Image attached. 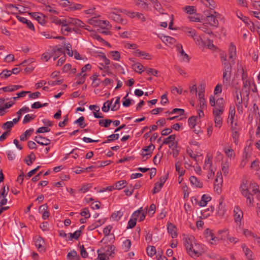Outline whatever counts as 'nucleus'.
<instances>
[{
    "instance_id": "2f4dec72",
    "label": "nucleus",
    "mask_w": 260,
    "mask_h": 260,
    "mask_svg": "<svg viewBox=\"0 0 260 260\" xmlns=\"http://www.w3.org/2000/svg\"><path fill=\"white\" fill-rule=\"evenodd\" d=\"M83 7V6L81 4L71 3V5L70 7H69L68 10L73 11L77 10H81Z\"/></svg>"
},
{
    "instance_id": "1a4fd4ad",
    "label": "nucleus",
    "mask_w": 260,
    "mask_h": 260,
    "mask_svg": "<svg viewBox=\"0 0 260 260\" xmlns=\"http://www.w3.org/2000/svg\"><path fill=\"white\" fill-rule=\"evenodd\" d=\"M191 252L192 253V255H190L191 257H198L201 255L202 252V249L201 248V246L199 244L194 243V245H192Z\"/></svg>"
},
{
    "instance_id": "0eeeda50",
    "label": "nucleus",
    "mask_w": 260,
    "mask_h": 260,
    "mask_svg": "<svg viewBox=\"0 0 260 260\" xmlns=\"http://www.w3.org/2000/svg\"><path fill=\"white\" fill-rule=\"evenodd\" d=\"M35 140L38 144L42 146H47L49 145L51 142L49 139L40 135L36 136Z\"/></svg>"
},
{
    "instance_id": "09e8293b",
    "label": "nucleus",
    "mask_w": 260,
    "mask_h": 260,
    "mask_svg": "<svg viewBox=\"0 0 260 260\" xmlns=\"http://www.w3.org/2000/svg\"><path fill=\"white\" fill-rule=\"evenodd\" d=\"M100 21V20L98 19L96 17H94L90 19H88V23L90 25H92L95 26H99Z\"/></svg>"
},
{
    "instance_id": "f3484780",
    "label": "nucleus",
    "mask_w": 260,
    "mask_h": 260,
    "mask_svg": "<svg viewBox=\"0 0 260 260\" xmlns=\"http://www.w3.org/2000/svg\"><path fill=\"white\" fill-rule=\"evenodd\" d=\"M162 42L166 43L167 45H173L176 42V40L171 37L164 36L160 38Z\"/></svg>"
},
{
    "instance_id": "9b49d317",
    "label": "nucleus",
    "mask_w": 260,
    "mask_h": 260,
    "mask_svg": "<svg viewBox=\"0 0 260 260\" xmlns=\"http://www.w3.org/2000/svg\"><path fill=\"white\" fill-rule=\"evenodd\" d=\"M34 18L41 24H44L46 23L45 16L42 13H34L32 14Z\"/></svg>"
},
{
    "instance_id": "c85d7f7f",
    "label": "nucleus",
    "mask_w": 260,
    "mask_h": 260,
    "mask_svg": "<svg viewBox=\"0 0 260 260\" xmlns=\"http://www.w3.org/2000/svg\"><path fill=\"white\" fill-rule=\"evenodd\" d=\"M181 162L179 160L175 164L176 171L178 172L180 176H182L184 174L185 171L181 168Z\"/></svg>"
},
{
    "instance_id": "6e6d98bb",
    "label": "nucleus",
    "mask_w": 260,
    "mask_h": 260,
    "mask_svg": "<svg viewBox=\"0 0 260 260\" xmlns=\"http://www.w3.org/2000/svg\"><path fill=\"white\" fill-rule=\"evenodd\" d=\"M14 126V123L12 121H7L4 123L2 126V128L4 129H7V131L10 130L11 128Z\"/></svg>"
},
{
    "instance_id": "c03bdc74",
    "label": "nucleus",
    "mask_w": 260,
    "mask_h": 260,
    "mask_svg": "<svg viewBox=\"0 0 260 260\" xmlns=\"http://www.w3.org/2000/svg\"><path fill=\"white\" fill-rule=\"evenodd\" d=\"M36 116L34 114H27L25 116L23 120V123L26 124L31 120H34L36 118Z\"/></svg>"
},
{
    "instance_id": "79ce46f5",
    "label": "nucleus",
    "mask_w": 260,
    "mask_h": 260,
    "mask_svg": "<svg viewBox=\"0 0 260 260\" xmlns=\"http://www.w3.org/2000/svg\"><path fill=\"white\" fill-rule=\"evenodd\" d=\"M147 253L149 256H153L156 253V248L153 246H149L147 248Z\"/></svg>"
},
{
    "instance_id": "72a5a7b5",
    "label": "nucleus",
    "mask_w": 260,
    "mask_h": 260,
    "mask_svg": "<svg viewBox=\"0 0 260 260\" xmlns=\"http://www.w3.org/2000/svg\"><path fill=\"white\" fill-rule=\"evenodd\" d=\"M81 236V230H77L74 233H70L68 238L70 240H72L73 239L77 240Z\"/></svg>"
},
{
    "instance_id": "5701e85b",
    "label": "nucleus",
    "mask_w": 260,
    "mask_h": 260,
    "mask_svg": "<svg viewBox=\"0 0 260 260\" xmlns=\"http://www.w3.org/2000/svg\"><path fill=\"white\" fill-rule=\"evenodd\" d=\"M35 159V154L33 152H31L30 154L27 155V157L24 159V161L28 166H30L32 165Z\"/></svg>"
},
{
    "instance_id": "680f3d73",
    "label": "nucleus",
    "mask_w": 260,
    "mask_h": 260,
    "mask_svg": "<svg viewBox=\"0 0 260 260\" xmlns=\"http://www.w3.org/2000/svg\"><path fill=\"white\" fill-rule=\"evenodd\" d=\"M100 57L101 58V60L103 61L102 64L105 63V65H109L110 63V61L109 59H108L105 54L102 53L100 55Z\"/></svg>"
},
{
    "instance_id": "4d7b16f0",
    "label": "nucleus",
    "mask_w": 260,
    "mask_h": 260,
    "mask_svg": "<svg viewBox=\"0 0 260 260\" xmlns=\"http://www.w3.org/2000/svg\"><path fill=\"white\" fill-rule=\"evenodd\" d=\"M179 46H180V48H179V47L178 46V50L180 49V52L181 57L185 60V62H187L188 60V56L183 51L182 46L181 45H179Z\"/></svg>"
},
{
    "instance_id": "f03ea898",
    "label": "nucleus",
    "mask_w": 260,
    "mask_h": 260,
    "mask_svg": "<svg viewBox=\"0 0 260 260\" xmlns=\"http://www.w3.org/2000/svg\"><path fill=\"white\" fill-rule=\"evenodd\" d=\"M169 174L168 173L167 175L164 176H161L159 178L160 182H156L154 184V187L152 190V192L153 194H155L158 192L161 188L162 187L164 183L166 181L167 178L168 177Z\"/></svg>"
},
{
    "instance_id": "f257e3e1",
    "label": "nucleus",
    "mask_w": 260,
    "mask_h": 260,
    "mask_svg": "<svg viewBox=\"0 0 260 260\" xmlns=\"http://www.w3.org/2000/svg\"><path fill=\"white\" fill-rule=\"evenodd\" d=\"M220 57L222 60L225 62L224 63L229 64L230 65L238 64V62L236 60L237 58V50L236 46L232 43H231L228 48V57L226 54L222 52L220 53Z\"/></svg>"
},
{
    "instance_id": "052dcab7",
    "label": "nucleus",
    "mask_w": 260,
    "mask_h": 260,
    "mask_svg": "<svg viewBox=\"0 0 260 260\" xmlns=\"http://www.w3.org/2000/svg\"><path fill=\"white\" fill-rule=\"evenodd\" d=\"M120 97H117L115 103L111 108V110L115 111L117 110L119 108L120 104Z\"/></svg>"
},
{
    "instance_id": "58836bf2",
    "label": "nucleus",
    "mask_w": 260,
    "mask_h": 260,
    "mask_svg": "<svg viewBox=\"0 0 260 260\" xmlns=\"http://www.w3.org/2000/svg\"><path fill=\"white\" fill-rule=\"evenodd\" d=\"M232 129H233L232 137L234 140V142L235 143L236 145H238V142H239L238 139H239V134L238 132L236 131V128H234L233 127H232Z\"/></svg>"
},
{
    "instance_id": "338daca9",
    "label": "nucleus",
    "mask_w": 260,
    "mask_h": 260,
    "mask_svg": "<svg viewBox=\"0 0 260 260\" xmlns=\"http://www.w3.org/2000/svg\"><path fill=\"white\" fill-rule=\"evenodd\" d=\"M216 107L218 108L223 109L224 108L223 99V98H218L216 102Z\"/></svg>"
},
{
    "instance_id": "e433bc0d",
    "label": "nucleus",
    "mask_w": 260,
    "mask_h": 260,
    "mask_svg": "<svg viewBox=\"0 0 260 260\" xmlns=\"http://www.w3.org/2000/svg\"><path fill=\"white\" fill-rule=\"evenodd\" d=\"M84 117L83 116H81L78 119L74 121V124H78L79 126L81 128H84L86 126V124L84 122Z\"/></svg>"
},
{
    "instance_id": "cd10ccee",
    "label": "nucleus",
    "mask_w": 260,
    "mask_h": 260,
    "mask_svg": "<svg viewBox=\"0 0 260 260\" xmlns=\"http://www.w3.org/2000/svg\"><path fill=\"white\" fill-rule=\"evenodd\" d=\"M154 149L155 146L152 143H150L149 146L143 147L141 150V152L150 153V154L152 155V152Z\"/></svg>"
},
{
    "instance_id": "8fccbe9b",
    "label": "nucleus",
    "mask_w": 260,
    "mask_h": 260,
    "mask_svg": "<svg viewBox=\"0 0 260 260\" xmlns=\"http://www.w3.org/2000/svg\"><path fill=\"white\" fill-rule=\"evenodd\" d=\"M110 54L112 58L115 60H119L120 58V53L117 51H112L110 52Z\"/></svg>"
},
{
    "instance_id": "c9c22d12",
    "label": "nucleus",
    "mask_w": 260,
    "mask_h": 260,
    "mask_svg": "<svg viewBox=\"0 0 260 260\" xmlns=\"http://www.w3.org/2000/svg\"><path fill=\"white\" fill-rule=\"evenodd\" d=\"M99 27L103 29H109L111 25L109 21L106 20H100L99 22Z\"/></svg>"
},
{
    "instance_id": "864d4df0",
    "label": "nucleus",
    "mask_w": 260,
    "mask_h": 260,
    "mask_svg": "<svg viewBox=\"0 0 260 260\" xmlns=\"http://www.w3.org/2000/svg\"><path fill=\"white\" fill-rule=\"evenodd\" d=\"M241 69H238V71L242 73V80H248V74L246 71L243 68L242 66L240 67Z\"/></svg>"
},
{
    "instance_id": "bf43d9fd",
    "label": "nucleus",
    "mask_w": 260,
    "mask_h": 260,
    "mask_svg": "<svg viewBox=\"0 0 260 260\" xmlns=\"http://www.w3.org/2000/svg\"><path fill=\"white\" fill-rule=\"evenodd\" d=\"M185 32L186 35L189 37L193 38L196 35V30L192 28H187L185 30Z\"/></svg>"
},
{
    "instance_id": "a19ab883",
    "label": "nucleus",
    "mask_w": 260,
    "mask_h": 260,
    "mask_svg": "<svg viewBox=\"0 0 260 260\" xmlns=\"http://www.w3.org/2000/svg\"><path fill=\"white\" fill-rule=\"evenodd\" d=\"M12 75L11 70H4L0 73V77L2 79H7Z\"/></svg>"
},
{
    "instance_id": "ddd939ff",
    "label": "nucleus",
    "mask_w": 260,
    "mask_h": 260,
    "mask_svg": "<svg viewBox=\"0 0 260 260\" xmlns=\"http://www.w3.org/2000/svg\"><path fill=\"white\" fill-rule=\"evenodd\" d=\"M42 9L43 11H48L49 12H50V13L54 14H58V12L56 9L54 5H47V4L44 5L42 6Z\"/></svg>"
},
{
    "instance_id": "603ef678",
    "label": "nucleus",
    "mask_w": 260,
    "mask_h": 260,
    "mask_svg": "<svg viewBox=\"0 0 260 260\" xmlns=\"http://www.w3.org/2000/svg\"><path fill=\"white\" fill-rule=\"evenodd\" d=\"M146 72L147 74L149 75H153L156 77L158 76V72L155 69L151 68H146Z\"/></svg>"
},
{
    "instance_id": "39448f33",
    "label": "nucleus",
    "mask_w": 260,
    "mask_h": 260,
    "mask_svg": "<svg viewBox=\"0 0 260 260\" xmlns=\"http://www.w3.org/2000/svg\"><path fill=\"white\" fill-rule=\"evenodd\" d=\"M204 234L207 239L210 241L212 244H214L215 243L216 239L219 238L222 239L223 238L222 236H221L220 237H216L214 236V234L212 232V231L209 229H207L205 230L204 232Z\"/></svg>"
},
{
    "instance_id": "7ed1b4c3",
    "label": "nucleus",
    "mask_w": 260,
    "mask_h": 260,
    "mask_svg": "<svg viewBox=\"0 0 260 260\" xmlns=\"http://www.w3.org/2000/svg\"><path fill=\"white\" fill-rule=\"evenodd\" d=\"M219 16V14L214 11V14L210 13L207 16V20L210 25L217 26L218 24L217 18H218Z\"/></svg>"
},
{
    "instance_id": "a211bd4d",
    "label": "nucleus",
    "mask_w": 260,
    "mask_h": 260,
    "mask_svg": "<svg viewBox=\"0 0 260 260\" xmlns=\"http://www.w3.org/2000/svg\"><path fill=\"white\" fill-rule=\"evenodd\" d=\"M249 191L248 194L250 192L251 193V194L250 196H253V194H256L257 192H259L258 189V186L255 183H251L249 186Z\"/></svg>"
},
{
    "instance_id": "69168bd1",
    "label": "nucleus",
    "mask_w": 260,
    "mask_h": 260,
    "mask_svg": "<svg viewBox=\"0 0 260 260\" xmlns=\"http://www.w3.org/2000/svg\"><path fill=\"white\" fill-rule=\"evenodd\" d=\"M123 248L126 251H128L131 246V241L129 239H127L123 242Z\"/></svg>"
},
{
    "instance_id": "6e6552de",
    "label": "nucleus",
    "mask_w": 260,
    "mask_h": 260,
    "mask_svg": "<svg viewBox=\"0 0 260 260\" xmlns=\"http://www.w3.org/2000/svg\"><path fill=\"white\" fill-rule=\"evenodd\" d=\"M109 18L112 19L114 21L117 22H120L122 24H126V20L125 19H123L121 18L120 16L116 13L115 12H111L109 13Z\"/></svg>"
},
{
    "instance_id": "473e14b6",
    "label": "nucleus",
    "mask_w": 260,
    "mask_h": 260,
    "mask_svg": "<svg viewBox=\"0 0 260 260\" xmlns=\"http://www.w3.org/2000/svg\"><path fill=\"white\" fill-rule=\"evenodd\" d=\"M119 135L118 134H112L108 137V139L102 143V144L109 143L118 139Z\"/></svg>"
},
{
    "instance_id": "dca6fc26",
    "label": "nucleus",
    "mask_w": 260,
    "mask_h": 260,
    "mask_svg": "<svg viewBox=\"0 0 260 260\" xmlns=\"http://www.w3.org/2000/svg\"><path fill=\"white\" fill-rule=\"evenodd\" d=\"M194 41L196 42V44L200 47V48L204 49L206 48V43L202 39L200 36H198L197 34L193 38Z\"/></svg>"
},
{
    "instance_id": "9d476101",
    "label": "nucleus",
    "mask_w": 260,
    "mask_h": 260,
    "mask_svg": "<svg viewBox=\"0 0 260 260\" xmlns=\"http://www.w3.org/2000/svg\"><path fill=\"white\" fill-rule=\"evenodd\" d=\"M44 244V241L43 239L41 237H38L35 241V245L36 247L38 248L39 251H44L45 249L44 248V246L43 244Z\"/></svg>"
},
{
    "instance_id": "412c9836",
    "label": "nucleus",
    "mask_w": 260,
    "mask_h": 260,
    "mask_svg": "<svg viewBox=\"0 0 260 260\" xmlns=\"http://www.w3.org/2000/svg\"><path fill=\"white\" fill-rule=\"evenodd\" d=\"M214 211V208L212 206L210 208L203 210L201 211V216L200 218L201 219H205L208 217L211 213H212Z\"/></svg>"
},
{
    "instance_id": "4be33fe9",
    "label": "nucleus",
    "mask_w": 260,
    "mask_h": 260,
    "mask_svg": "<svg viewBox=\"0 0 260 260\" xmlns=\"http://www.w3.org/2000/svg\"><path fill=\"white\" fill-rule=\"evenodd\" d=\"M211 200V198L206 194L202 196L201 200L199 202V205L201 207H204L206 206L207 203Z\"/></svg>"
},
{
    "instance_id": "aec40b11",
    "label": "nucleus",
    "mask_w": 260,
    "mask_h": 260,
    "mask_svg": "<svg viewBox=\"0 0 260 260\" xmlns=\"http://www.w3.org/2000/svg\"><path fill=\"white\" fill-rule=\"evenodd\" d=\"M134 55L136 56L140 57L142 59H149L150 58V55L146 52L137 50L134 52Z\"/></svg>"
},
{
    "instance_id": "37998d69",
    "label": "nucleus",
    "mask_w": 260,
    "mask_h": 260,
    "mask_svg": "<svg viewBox=\"0 0 260 260\" xmlns=\"http://www.w3.org/2000/svg\"><path fill=\"white\" fill-rule=\"evenodd\" d=\"M175 135H171L169 136L168 137H167L164 140L163 142V144H170V143L174 142V141L175 140Z\"/></svg>"
},
{
    "instance_id": "4468645a",
    "label": "nucleus",
    "mask_w": 260,
    "mask_h": 260,
    "mask_svg": "<svg viewBox=\"0 0 260 260\" xmlns=\"http://www.w3.org/2000/svg\"><path fill=\"white\" fill-rule=\"evenodd\" d=\"M168 232L169 234H171L172 238L177 237V234L176 232V228L175 226L172 223H168Z\"/></svg>"
},
{
    "instance_id": "3c124183",
    "label": "nucleus",
    "mask_w": 260,
    "mask_h": 260,
    "mask_svg": "<svg viewBox=\"0 0 260 260\" xmlns=\"http://www.w3.org/2000/svg\"><path fill=\"white\" fill-rule=\"evenodd\" d=\"M188 19L190 21H193V22H200V15L195 13L193 14L190 15L188 17Z\"/></svg>"
},
{
    "instance_id": "bb28decb",
    "label": "nucleus",
    "mask_w": 260,
    "mask_h": 260,
    "mask_svg": "<svg viewBox=\"0 0 260 260\" xmlns=\"http://www.w3.org/2000/svg\"><path fill=\"white\" fill-rule=\"evenodd\" d=\"M67 258L70 260H74L75 258H77L78 260H80V256L77 255V253L75 250H73L68 252Z\"/></svg>"
},
{
    "instance_id": "13d9d810",
    "label": "nucleus",
    "mask_w": 260,
    "mask_h": 260,
    "mask_svg": "<svg viewBox=\"0 0 260 260\" xmlns=\"http://www.w3.org/2000/svg\"><path fill=\"white\" fill-rule=\"evenodd\" d=\"M133 69L136 72L141 74L143 72L146 71V68L145 66H132Z\"/></svg>"
},
{
    "instance_id": "5fc2aeb1",
    "label": "nucleus",
    "mask_w": 260,
    "mask_h": 260,
    "mask_svg": "<svg viewBox=\"0 0 260 260\" xmlns=\"http://www.w3.org/2000/svg\"><path fill=\"white\" fill-rule=\"evenodd\" d=\"M223 112V109L218 108V107H215L213 111V114L214 117L220 116Z\"/></svg>"
},
{
    "instance_id": "b1692460",
    "label": "nucleus",
    "mask_w": 260,
    "mask_h": 260,
    "mask_svg": "<svg viewBox=\"0 0 260 260\" xmlns=\"http://www.w3.org/2000/svg\"><path fill=\"white\" fill-rule=\"evenodd\" d=\"M34 132L33 128H30L26 130L23 134H22L20 137V139L21 141H26L27 138L31 135Z\"/></svg>"
},
{
    "instance_id": "7c9ffc66",
    "label": "nucleus",
    "mask_w": 260,
    "mask_h": 260,
    "mask_svg": "<svg viewBox=\"0 0 260 260\" xmlns=\"http://www.w3.org/2000/svg\"><path fill=\"white\" fill-rule=\"evenodd\" d=\"M127 184L126 181L125 180H120L119 181H117L115 183V189H121L124 187Z\"/></svg>"
},
{
    "instance_id": "423d86ee",
    "label": "nucleus",
    "mask_w": 260,
    "mask_h": 260,
    "mask_svg": "<svg viewBox=\"0 0 260 260\" xmlns=\"http://www.w3.org/2000/svg\"><path fill=\"white\" fill-rule=\"evenodd\" d=\"M232 66H225L223 73V81L228 83L231 77Z\"/></svg>"
},
{
    "instance_id": "a18cd8bd",
    "label": "nucleus",
    "mask_w": 260,
    "mask_h": 260,
    "mask_svg": "<svg viewBox=\"0 0 260 260\" xmlns=\"http://www.w3.org/2000/svg\"><path fill=\"white\" fill-rule=\"evenodd\" d=\"M197 119V116H191L189 118L188 120V123L191 128H193L196 125Z\"/></svg>"
},
{
    "instance_id": "de8ad7c7",
    "label": "nucleus",
    "mask_w": 260,
    "mask_h": 260,
    "mask_svg": "<svg viewBox=\"0 0 260 260\" xmlns=\"http://www.w3.org/2000/svg\"><path fill=\"white\" fill-rule=\"evenodd\" d=\"M185 11L186 13L189 15H191L193 14L196 12V9L193 6H186L185 8Z\"/></svg>"
},
{
    "instance_id": "e2e57ef3",
    "label": "nucleus",
    "mask_w": 260,
    "mask_h": 260,
    "mask_svg": "<svg viewBox=\"0 0 260 260\" xmlns=\"http://www.w3.org/2000/svg\"><path fill=\"white\" fill-rule=\"evenodd\" d=\"M128 95V93H127V94L123 98V99L124 100L123 103L122 105L124 107H127L131 105V101L132 100L129 99H127V97Z\"/></svg>"
},
{
    "instance_id": "0e129e2a",
    "label": "nucleus",
    "mask_w": 260,
    "mask_h": 260,
    "mask_svg": "<svg viewBox=\"0 0 260 260\" xmlns=\"http://www.w3.org/2000/svg\"><path fill=\"white\" fill-rule=\"evenodd\" d=\"M185 111L183 109H180V108H174L173 109L172 111L169 113V114H176L177 113H178L179 115L181 116L184 114Z\"/></svg>"
},
{
    "instance_id": "f8f14e48",
    "label": "nucleus",
    "mask_w": 260,
    "mask_h": 260,
    "mask_svg": "<svg viewBox=\"0 0 260 260\" xmlns=\"http://www.w3.org/2000/svg\"><path fill=\"white\" fill-rule=\"evenodd\" d=\"M70 25H75L82 28L84 27V23L78 19L70 17Z\"/></svg>"
},
{
    "instance_id": "2eb2a0df",
    "label": "nucleus",
    "mask_w": 260,
    "mask_h": 260,
    "mask_svg": "<svg viewBox=\"0 0 260 260\" xmlns=\"http://www.w3.org/2000/svg\"><path fill=\"white\" fill-rule=\"evenodd\" d=\"M242 247L247 259L248 260H253L252 258L253 252L249 248L247 247L245 244H242Z\"/></svg>"
},
{
    "instance_id": "c756f323",
    "label": "nucleus",
    "mask_w": 260,
    "mask_h": 260,
    "mask_svg": "<svg viewBox=\"0 0 260 260\" xmlns=\"http://www.w3.org/2000/svg\"><path fill=\"white\" fill-rule=\"evenodd\" d=\"M64 47L66 49V53L70 56H73L74 51L72 50V45L69 43H64Z\"/></svg>"
},
{
    "instance_id": "20e7f679",
    "label": "nucleus",
    "mask_w": 260,
    "mask_h": 260,
    "mask_svg": "<svg viewBox=\"0 0 260 260\" xmlns=\"http://www.w3.org/2000/svg\"><path fill=\"white\" fill-rule=\"evenodd\" d=\"M234 220L237 224H241V221L243 216V213L238 206L235 207L234 210Z\"/></svg>"
},
{
    "instance_id": "f704fd0d",
    "label": "nucleus",
    "mask_w": 260,
    "mask_h": 260,
    "mask_svg": "<svg viewBox=\"0 0 260 260\" xmlns=\"http://www.w3.org/2000/svg\"><path fill=\"white\" fill-rule=\"evenodd\" d=\"M123 215V212L121 211H117L116 212H114L112 214L111 218L115 221H118L121 217Z\"/></svg>"
},
{
    "instance_id": "774afa93",
    "label": "nucleus",
    "mask_w": 260,
    "mask_h": 260,
    "mask_svg": "<svg viewBox=\"0 0 260 260\" xmlns=\"http://www.w3.org/2000/svg\"><path fill=\"white\" fill-rule=\"evenodd\" d=\"M80 215L82 216H85V218H88L90 216V214L87 208H84L81 212Z\"/></svg>"
},
{
    "instance_id": "393cba45",
    "label": "nucleus",
    "mask_w": 260,
    "mask_h": 260,
    "mask_svg": "<svg viewBox=\"0 0 260 260\" xmlns=\"http://www.w3.org/2000/svg\"><path fill=\"white\" fill-rule=\"evenodd\" d=\"M236 99H235V103L236 105L238 107V110H239V108L240 106L242 104V98L241 94L240 92H239L238 91H236Z\"/></svg>"
},
{
    "instance_id": "49530a36",
    "label": "nucleus",
    "mask_w": 260,
    "mask_h": 260,
    "mask_svg": "<svg viewBox=\"0 0 260 260\" xmlns=\"http://www.w3.org/2000/svg\"><path fill=\"white\" fill-rule=\"evenodd\" d=\"M184 245L186 247L187 253L190 255H192V253L191 252L192 244L191 243H189V242L186 239L184 243Z\"/></svg>"
},
{
    "instance_id": "a878e982",
    "label": "nucleus",
    "mask_w": 260,
    "mask_h": 260,
    "mask_svg": "<svg viewBox=\"0 0 260 260\" xmlns=\"http://www.w3.org/2000/svg\"><path fill=\"white\" fill-rule=\"evenodd\" d=\"M190 183L195 185L196 187L202 188L203 187V183L198 181L197 177L194 176H191L189 178Z\"/></svg>"
},
{
    "instance_id": "4c0bfd02",
    "label": "nucleus",
    "mask_w": 260,
    "mask_h": 260,
    "mask_svg": "<svg viewBox=\"0 0 260 260\" xmlns=\"http://www.w3.org/2000/svg\"><path fill=\"white\" fill-rule=\"evenodd\" d=\"M86 76V74H84L82 76H79L78 74L77 75L78 81L75 83L74 86H77L78 85H81L84 83L85 81V76Z\"/></svg>"
},
{
    "instance_id": "ea45409f",
    "label": "nucleus",
    "mask_w": 260,
    "mask_h": 260,
    "mask_svg": "<svg viewBox=\"0 0 260 260\" xmlns=\"http://www.w3.org/2000/svg\"><path fill=\"white\" fill-rule=\"evenodd\" d=\"M113 122L111 119H102L99 120V124L105 127H108L110 124Z\"/></svg>"
},
{
    "instance_id": "6ab92c4d",
    "label": "nucleus",
    "mask_w": 260,
    "mask_h": 260,
    "mask_svg": "<svg viewBox=\"0 0 260 260\" xmlns=\"http://www.w3.org/2000/svg\"><path fill=\"white\" fill-rule=\"evenodd\" d=\"M17 18H18V19L20 22H21L23 23H25L27 25L29 29H30L31 30H35L34 26L30 20L27 19L25 17H21V16H18V17H17Z\"/></svg>"
}]
</instances>
